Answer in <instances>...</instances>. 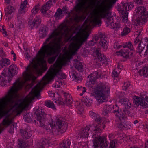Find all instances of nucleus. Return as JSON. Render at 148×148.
I'll list each match as a JSON object with an SVG mask.
<instances>
[{
	"label": "nucleus",
	"instance_id": "1",
	"mask_svg": "<svg viewBox=\"0 0 148 148\" xmlns=\"http://www.w3.org/2000/svg\"><path fill=\"white\" fill-rule=\"evenodd\" d=\"M59 29L60 32H53L46 39L37 54L36 60L33 59V62H31L30 64L26 68V70L22 74L25 80H35L36 77L34 76V73L42 75L43 72L41 71L40 67L44 68V71L47 69L44 58L53 55L60 48V43L62 37V34H60V33L64 34L68 31L67 27L65 25H60Z\"/></svg>",
	"mask_w": 148,
	"mask_h": 148
},
{
	"label": "nucleus",
	"instance_id": "2",
	"mask_svg": "<svg viewBox=\"0 0 148 148\" xmlns=\"http://www.w3.org/2000/svg\"><path fill=\"white\" fill-rule=\"evenodd\" d=\"M53 68L49 71L43 77L42 79L43 81L38 83L33 88L28 95L24 99H19L13 108V109L16 110V114H19L22 112L24 109L28 106L31 101L34 99V96L38 99L40 97V92L44 86L47 84L54 79L55 76L60 74L62 68L61 62L57 60L53 65Z\"/></svg>",
	"mask_w": 148,
	"mask_h": 148
},
{
	"label": "nucleus",
	"instance_id": "3",
	"mask_svg": "<svg viewBox=\"0 0 148 148\" xmlns=\"http://www.w3.org/2000/svg\"><path fill=\"white\" fill-rule=\"evenodd\" d=\"M111 14L110 12L108 11L106 7L102 6L93 17H92L90 22L95 25H98L99 26L101 23L100 18H106V22L108 25L109 24L111 28H115L117 30L120 27V25L117 23H114L113 22V19Z\"/></svg>",
	"mask_w": 148,
	"mask_h": 148
},
{
	"label": "nucleus",
	"instance_id": "4",
	"mask_svg": "<svg viewBox=\"0 0 148 148\" xmlns=\"http://www.w3.org/2000/svg\"><path fill=\"white\" fill-rule=\"evenodd\" d=\"M90 27V25L88 23L86 20H85L82 26L83 32L77 36H75L72 38L71 40L73 43L71 45L73 49H74V51L71 53L72 55H74L75 54L78 49L88 38L90 34L89 29Z\"/></svg>",
	"mask_w": 148,
	"mask_h": 148
},
{
	"label": "nucleus",
	"instance_id": "5",
	"mask_svg": "<svg viewBox=\"0 0 148 148\" xmlns=\"http://www.w3.org/2000/svg\"><path fill=\"white\" fill-rule=\"evenodd\" d=\"M67 126V123L62 118H58L54 124L52 123L45 127L46 130H49L50 132L54 135H57L61 134L65 132Z\"/></svg>",
	"mask_w": 148,
	"mask_h": 148
},
{
	"label": "nucleus",
	"instance_id": "6",
	"mask_svg": "<svg viewBox=\"0 0 148 148\" xmlns=\"http://www.w3.org/2000/svg\"><path fill=\"white\" fill-rule=\"evenodd\" d=\"M78 2L74 7V11L71 12V15L74 21L77 22L81 20L82 18V14L84 12V10L88 8L89 5L86 0H77Z\"/></svg>",
	"mask_w": 148,
	"mask_h": 148
},
{
	"label": "nucleus",
	"instance_id": "7",
	"mask_svg": "<svg viewBox=\"0 0 148 148\" xmlns=\"http://www.w3.org/2000/svg\"><path fill=\"white\" fill-rule=\"evenodd\" d=\"M109 91V89L107 88L106 86L102 83H100L97 85L94 92L96 95V99L97 102L100 103L107 101L106 94H108Z\"/></svg>",
	"mask_w": 148,
	"mask_h": 148
},
{
	"label": "nucleus",
	"instance_id": "8",
	"mask_svg": "<svg viewBox=\"0 0 148 148\" xmlns=\"http://www.w3.org/2000/svg\"><path fill=\"white\" fill-rule=\"evenodd\" d=\"M36 115V119L38 122L37 124L40 127H47V125H45V122L46 120V114L44 110L42 109H37L35 112Z\"/></svg>",
	"mask_w": 148,
	"mask_h": 148
},
{
	"label": "nucleus",
	"instance_id": "9",
	"mask_svg": "<svg viewBox=\"0 0 148 148\" xmlns=\"http://www.w3.org/2000/svg\"><path fill=\"white\" fill-rule=\"evenodd\" d=\"M94 148H106L108 143L106 139L104 137L98 136L93 140Z\"/></svg>",
	"mask_w": 148,
	"mask_h": 148
},
{
	"label": "nucleus",
	"instance_id": "10",
	"mask_svg": "<svg viewBox=\"0 0 148 148\" xmlns=\"http://www.w3.org/2000/svg\"><path fill=\"white\" fill-rule=\"evenodd\" d=\"M113 113H117L116 114L119 116V118L121 121L122 119H124L126 118L127 115L129 114L130 111L128 110L125 109L124 108H121L120 109L119 108H118L117 110L113 111Z\"/></svg>",
	"mask_w": 148,
	"mask_h": 148
},
{
	"label": "nucleus",
	"instance_id": "11",
	"mask_svg": "<svg viewBox=\"0 0 148 148\" xmlns=\"http://www.w3.org/2000/svg\"><path fill=\"white\" fill-rule=\"evenodd\" d=\"M100 39L99 43L101 45L102 47L105 49H106L108 48V42L107 41L106 39V38L105 36L103 34H100L98 37L97 36H96L95 38V40L96 41H97L99 39Z\"/></svg>",
	"mask_w": 148,
	"mask_h": 148
},
{
	"label": "nucleus",
	"instance_id": "12",
	"mask_svg": "<svg viewBox=\"0 0 148 148\" xmlns=\"http://www.w3.org/2000/svg\"><path fill=\"white\" fill-rule=\"evenodd\" d=\"M95 53L96 54L98 59L97 61H96V63H98L99 62H100L101 63L104 64H108L107 59L106 56L103 54H101L99 51L97 50L95 52Z\"/></svg>",
	"mask_w": 148,
	"mask_h": 148
},
{
	"label": "nucleus",
	"instance_id": "13",
	"mask_svg": "<svg viewBox=\"0 0 148 148\" xmlns=\"http://www.w3.org/2000/svg\"><path fill=\"white\" fill-rule=\"evenodd\" d=\"M148 20V12H146L143 13L136 19L137 24L140 25L143 24V23L146 22Z\"/></svg>",
	"mask_w": 148,
	"mask_h": 148
},
{
	"label": "nucleus",
	"instance_id": "14",
	"mask_svg": "<svg viewBox=\"0 0 148 148\" xmlns=\"http://www.w3.org/2000/svg\"><path fill=\"white\" fill-rule=\"evenodd\" d=\"M17 67L14 64H12L10 65L8 69V78L11 79L14 75L17 74L16 71Z\"/></svg>",
	"mask_w": 148,
	"mask_h": 148
},
{
	"label": "nucleus",
	"instance_id": "15",
	"mask_svg": "<svg viewBox=\"0 0 148 148\" xmlns=\"http://www.w3.org/2000/svg\"><path fill=\"white\" fill-rule=\"evenodd\" d=\"M2 74L4 77H0V85L2 86H5L7 85V82H10L11 79L10 78L8 79V77L4 71Z\"/></svg>",
	"mask_w": 148,
	"mask_h": 148
},
{
	"label": "nucleus",
	"instance_id": "16",
	"mask_svg": "<svg viewBox=\"0 0 148 148\" xmlns=\"http://www.w3.org/2000/svg\"><path fill=\"white\" fill-rule=\"evenodd\" d=\"M41 20L40 19L39 17L37 16L34 19L32 24H31V22L30 24H29V27L32 29L34 27L36 28L39 26Z\"/></svg>",
	"mask_w": 148,
	"mask_h": 148
},
{
	"label": "nucleus",
	"instance_id": "17",
	"mask_svg": "<svg viewBox=\"0 0 148 148\" xmlns=\"http://www.w3.org/2000/svg\"><path fill=\"white\" fill-rule=\"evenodd\" d=\"M27 130H20V133L22 137L25 139H27L30 138L32 136L30 132H27Z\"/></svg>",
	"mask_w": 148,
	"mask_h": 148
},
{
	"label": "nucleus",
	"instance_id": "18",
	"mask_svg": "<svg viewBox=\"0 0 148 148\" xmlns=\"http://www.w3.org/2000/svg\"><path fill=\"white\" fill-rule=\"evenodd\" d=\"M18 147L19 148H29V145L22 139L18 140Z\"/></svg>",
	"mask_w": 148,
	"mask_h": 148
},
{
	"label": "nucleus",
	"instance_id": "19",
	"mask_svg": "<svg viewBox=\"0 0 148 148\" xmlns=\"http://www.w3.org/2000/svg\"><path fill=\"white\" fill-rule=\"evenodd\" d=\"M90 129V128L88 127H86L84 129H82L80 133V136H79L78 137H79V138H81V137H83V138L87 137L89 135L88 131Z\"/></svg>",
	"mask_w": 148,
	"mask_h": 148
},
{
	"label": "nucleus",
	"instance_id": "20",
	"mask_svg": "<svg viewBox=\"0 0 148 148\" xmlns=\"http://www.w3.org/2000/svg\"><path fill=\"white\" fill-rule=\"evenodd\" d=\"M134 106L135 108H137L141 103L142 101V99L140 97L135 96L133 98Z\"/></svg>",
	"mask_w": 148,
	"mask_h": 148
},
{
	"label": "nucleus",
	"instance_id": "21",
	"mask_svg": "<svg viewBox=\"0 0 148 148\" xmlns=\"http://www.w3.org/2000/svg\"><path fill=\"white\" fill-rule=\"evenodd\" d=\"M120 101H121V102L123 103V107L122 108H124L125 109L128 110V109L131 107V104L127 99L123 98L121 99Z\"/></svg>",
	"mask_w": 148,
	"mask_h": 148
},
{
	"label": "nucleus",
	"instance_id": "22",
	"mask_svg": "<svg viewBox=\"0 0 148 148\" xmlns=\"http://www.w3.org/2000/svg\"><path fill=\"white\" fill-rule=\"evenodd\" d=\"M71 141L69 139L64 140L60 145V148H70Z\"/></svg>",
	"mask_w": 148,
	"mask_h": 148
},
{
	"label": "nucleus",
	"instance_id": "23",
	"mask_svg": "<svg viewBox=\"0 0 148 148\" xmlns=\"http://www.w3.org/2000/svg\"><path fill=\"white\" fill-rule=\"evenodd\" d=\"M52 0H50L46 4L42 6V12L44 13H45L52 5Z\"/></svg>",
	"mask_w": 148,
	"mask_h": 148
},
{
	"label": "nucleus",
	"instance_id": "24",
	"mask_svg": "<svg viewBox=\"0 0 148 148\" xmlns=\"http://www.w3.org/2000/svg\"><path fill=\"white\" fill-rule=\"evenodd\" d=\"M141 75L147 77L148 76V66H146L141 69L138 72Z\"/></svg>",
	"mask_w": 148,
	"mask_h": 148
},
{
	"label": "nucleus",
	"instance_id": "25",
	"mask_svg": "<svg viewBox=\"0 0 148 148\" xmlns=\"http://www.w3.org/2000/svg\"><path fill=\"white\" fill-rule=\"evenodd\" d=\"M65 101L64 102L67 106L69 107L70 106L72 103V99H71L70 96L69 95L67 94L64 95Z\"/></svg>",
	"mask_w": 148,
	"mask_h": 148
},
{
	"label": "nucleus",
	"instance_id": "26",
	"mask_svg": "<svg viewBox=\"0 0 148 148\" xmlns=\"http://www.w3.org/2000/svg\"><path fill=\"white\" fill-rule=\"evenodd\" d=\"M14 8L12 6L9 5L7 7L6 9L5 10V15L8 16L14 12Z\"/></svg>",
	"mask_w": 148,
	"mask_h": 148
},
{
	"label": "nucleus",
	"instance_id": "27",
	"mask_svg": "<svg viewBox=\"0 0 148 148\" xmlns=\"http://www.w3.org/2000/svg\"><path fill=\"white\" fill-rule=\"evenodd\" d=\"M11 120L9 117L7 116L3 120L2 124L3 125L7 127L9 126L12 123Z\"/></svg>",
	"mask_w": 148,
	"mask_h": 148
},
{
	"label": "nucleus",
	"instance_id": "28",
	"mask_svg": "<svg viewBox=\"0 0 148 148\" xmlns=\"http://www.w3.org/2000/svg\"><path fill=\"white\" fill-rule=\"evenodd\" d=\"M27 3V0H25L24 1L23 3L21 4L20 7V9L19 11V14H22L23 13H25V11H23V10L26 7Z\"/></svg>",
	"mask_w": 148,
	"mask_h": 148
},
{
	"label": "nucleus",
	"instance_id": "29",
	"mask_svg": "<svg viewBox=\"0 0 148 148\" xmlns=\"http://www.w3.org/2000/svg\"><path fill=\"white\" fill-rule=\"evenodd\" d=\"M10 63V61L8 59L5 58H2L0 61V65L3 67L5 66L9 65Z\"/></svg>",
	"mask_w": 148,
	"mask_h": 148
},
{
	"label": "nucleus",
	"instance_id": "30",
	"mask_svg": "<svg viewBox=\"0 0 148 148\" xmlns=\"http://www.w3.org/2000/svg\"><path fill=\"white\" fill-rule=\"evenodd\" d=\"M45 105L46 106L53 109H56L54 103L50 100H47L45 101Z\"/></svg>",
	"mask_w": 148,
	"mask_h": 148
},
{
	"label": "nucleus",
	"instance_id": "31",
	"mask_svg": "<svg viewBox=\"0 0 148 148\" xmlns=\"http://www.w3.org/2000/svg\"><path fill=\"white\" fill-rule=\"evenodd\" d=\"M119 53H120L121 56L123 57L128 58L129 55V52H128L127 49H123L119 51Z\"/></svg>",
	"mask_w": 148,
	"mask_h": 148
},
{
	"label": "nucleus",
	"instance_id": "32",
	"mask_svg": "<svg viewBox=\"0 0 148 148\" xmlns=\"http://www.w3.org/2000/svg\"><path fill=\"white\" fill-rule=\"evenodd\" d=\"M130 32V28L128 27L127 25H125L123 28V31L121 33V35L122 36H125L129 33Z\"/></svg>",
	"mask_w": 148,
	"mask_h": 148
},
{
	"label": "nucleus",
	"instance_id": "33",
	"mask_svg": "<svg viewBox=\"0 0 148 148\" xmlns=\"http://www.w3.org/2000/svg\"><path fill=\"white\" fill-rule=\"evenodd\" d=\"M48 140L45 139H42L39 143V147L38 148H45L44 146L47 143Z\"/></svg>",
	"mask_w": 148,
	"mask_h": 148
},
{
	"label": "nucleus",
	"instance_id": "34",
	"mask_svg": "<svg viewBox=\"0 0 148 148\" xmlns=\"http://www.w3.org/2000/svg\"><path fill=\"white\" fill-rule=\"evenodd\" d=\"M84 103L87 106H90L92 103V100L91 97H86L84 99Z\"/></svg>",
	"mask_w": 148,
	"mask_h": 148
},
{
	"label": "nucleus",
	"instance_id": "35",
	"mask_svg": "<svg viewBox=\"0 0 148 148\" xmlns=\"http://www.w3.org/2000/svg\"><path fill=\"white\" fill-rule=\"evenodd\" d=\"M75 68L80 72H82L83 71V66L81 63L77 62L75 65Z\"/></svg>",
	"mask_w": 148,
	"mask_h": 148
},
{
	"label": "nucleus",
	"instance_id": "36",
	"mask_svg": "<svg viewBox=\"0 0 148 148\" xmlns=\"http://www.w3.org/2000/svg\"><path fill=\"white\" fill-rule=\"evenodd\" d=\"M146 9L144 6H140L138 8L136 13L140 14V16L144 12H146Z\"/></svg>",
	"mask_w": 148,
	"mask_h": 148
},
{
	"label": "nucleus",
	"instance_id": "37",
	"mask_svg": "<svg viewBox=\"0 0 148 148\" xmlns=\"http://www.w3.org/2000/svg\"><path fill=\"white\" fill-rule=\"evenodd\" d=\"M40 33L42 34L40 36L41 38H43L46 36L47 34V32L46 31V27H42L40 30Z\"/></svg>",
	"mask_w": 148,
	"mask_h": 148
},
{
	"label": "nucleus",
	"instance_id": "38",
	"mask_svg": "<svg viewBox=\"0 0 148 148\" xmlns=\"http://www.w3.org/2000/svg\"><path fill=\"white\" fill-rule=\"evenodd\" d=\"M93 126L94 127L95 129L94 130V131H98V132H100L101 131V127L102 126L103 128L104 127V125L102 124H98V125H94Z\"/></svg>",
	"mask_w": 148,
	"mask_h": 148
},
{
	"label": "nucleus",
	"instance_id": "39",
	"mask_svg": "<svg viewBox=\"0 0 148 148\" xmlns=\"http://www.w3.org/2000/svg\"><path fill=\"white\" fill-rule=\"evenodd\" d=\"M111 111V108L109 105L106 106L104 109L103 114L104 115H106L109 113Z\"/></svg>",
	"mask_w": 148,
	"mask_h": 148
},
{
	"label": "nucleus",
	"instance_id": "40",
	"mask_svg": "<svg viewBox=\"0 0 148 148\" xmlns=\"http://www.w3.org/2000/svg\"><path fill=\"white\" fill-rule=\"evenodd\" d=\"M62 11L61 9H58L54 15V16L56 18H58V19L59 18V17L62 14Z\"/></svg>",
	"mask_w": 148,
	"mask_h": 148
},
{
	"label": "nucleus",
	"instance_id": "41",
	"mask_svg": "<svg viewBox=\"0 0 148 148\" xmlns=\"http://www.w3.org/2000/svg\"><path fill=\"white\" fill-rule=\"evenodd\" d=\"M123 47L124 48L127 47L131 50H132L133 49V45L130 42L128 43H126L124 45Z\"/></svg>",
	"mask_w": 148,
	"mask_h": 148
},
{
	"label": "nucleus",
	"instance_id": "42",
	"mask_svg": "<svg viewBox=\"0 0 148 148\" xmlns=\"http://www.w3.org/2000/svg\"><path fill=\"white\" fill-rule=\"evenodd\" d=\"M39 4H38L37 5H36L33 8V9L32 10V12L33 14H36L37 12H38L39 10Z\"/></svg>",
	"mask_w": 148,
	"mask_h": 148
},
{
	"label": "nucleus",
	"instance_id": "43",
	"mask_svg": "<svg viewBox=\"0 0 148 148\" xmlns=\"http://www.w3.org/2000/svg\"><path fill=\"white\" fill-rule=\"evenodd\" d=\"M116 143L117 141L116 140H111L110 143L109 148H115Z\"/></svg>",
	"mask_w": 148,
	"mask_h": 148
},
{
	"label": "nucleus",
	"instance_id": "44",
	"mask_svg": "<svg viewBox=\"0 0 148 148\" xmlns=\"http://www.w3.org/2000/svg\"><path fill=\"white\" fill-rule=\"evenodd\" d=\"M123 11L127 12L129 9V5L127 3L124 4L122 6Z\"/></svg>",
	"mask_w": 148,
	"mask_h": 148
},
{
	"label": "nucleus",
	"instance_id": "45",
	"mask_svg": "<svg viewBox=\"0 0 148 148\" xmlns=\"http://www.w3.org/2000/svg\"><path fill=\"white\" fill-rule=\"evenodd\" d=\"M89 79V82H91V83L94 84V82L95 81V79L93 76H92L91 75H90L88 77Z\"/></svg>",
	"mask_w": 148,
	"mask_h": 148
},
{
	"label": "nucleus",
	"instance_id": "46",
	"mask_svg": "<svg viewBox=\"0 0 148 148\" xmlns=\"http://www.w3.org/2000/svg\"><path fill=\"white\" fill-rule=\"evenodd\" d=\"M143 42H141V40L139 39L138 37H137L136 38V40L134 41V45H139L140 43V44Z\"/></svg>",
	"mask_w": 148,
	"mask_h": 148
},
{
	"label": "nucleus",
	"instance_id": "47",
	"mask_svg": "<svg viewBox=\"0 0 148 148\" xmlns=\"http://www.w3.org/2000/svg\"><path fill=\"white\" fill-rule=\"evenodd\" d=\"M56 58V56H53L48 58V61L49 63L51 64L54 61Z\"/></svg>",
	"mask_w": 148,
	"mask_h": 148
},
{
	"label": "nucleus",
	"instance_id": "48",
	"mask_svg": "<svg viewBox=\"0 0 148 148\" xmlns=\"http://www.w3.org/2000/svg\"><path fill=\"white\" fill-rule=\"evenodd\" d=\"M73 77L76 81L79 80L80 79L79 77H77V73H72Z\"/></svg>",
	"mask_w": 148,
	"mask_h": 148
},
{
	"label": "nucleus",
	"instance_id": "49",
	"mask_svg": "<svg viewBox=\"0 0 148 148\" xmlns=\"http://www.w3.org/2000/svg\"><path fill=\"white\" fill-rule=\"evenodd\" d=\"M128 13L127 12H124L122 13V18H125L126 17V18H128Z\"/></svg>",
	"mask_w": 148,
	"mask_h": 148
},
{
	"label": "nucleus",
	"instance_id": "50",
	"mask_svg": "<svg viewBox=\"0 0 148 148\" xmlns=\"http://www.w3.org/2000/svg\"><path fill=\"white\" fill-rule=\"evenodd\" d=\"M78 104V105L77 107V109L79 110L80 112H82L83 111V107L82 106H81L80 103L77 102Z\"/></svg>",
	"mask_w": 148,
	"mask_h": 148
},
{
	"label": "nucleus",
	"instance_id": "51",
	"mask_svg": "<svg viewBox=\"0 0 148 148\" xmlns=\"http://www.w3.org/2000/svg\"><path fill=\"white\" fill-rule=\"evenodd\" d=\"M130 85V84H127V83H125L124 85H123L122 86L123 89L125 90H126L129 86Z\"/></svg>",
	"mask_w": 148,
	"mask_h": 148
},
{
	"label": "nucleus",
	"instance_id": "52",
	"mask_svg": "<svg viewBox=\"0 0 148 148\" xmlns=\"http://www.w3.org/2000/svg\"><path fill=\"white\" fill-rule=\"evenodd\" d=\"M0 30L2 32L3 34H5L6 35H7V32L5 30V29L4 28L3 26H1L0 27Z\"/></svg>",
	"mask_w": 148,
	"mask_h": 148
},
{
	"label": "nucleus",
	"instance_id": "53",
	"mask_svg": "<svg viewBox=\"0 0 148 148\" xmlns=\"http://www.w3.org/2000/svg\"><path fill=\"white\" fill-rule=\"evenodd\" d=\"M112 77L114 76V77H117L119 75V73L115 70L113 71L112 72Z\"/></svg>",
	"mask_w": 148,
	"mask_h": 148
},
{
	"label": "nucleus",
	"instance_id": "54",
	"mask_svg": "<svg viewBox=\"0 0 148 148\" xmlns=\"http://www.w3.org/2000/svg\"><path fill=\"white\" fill-rule=\"evenodd\" d=\"M141 106L145 108H146L148 106L147 104L143 100L141 101Z\"/></svg>",
	"mask_w": 148,
	"mask_h": 148
},
{
	"label": "nucleus",
	"instance_id": "55",
	"mask_svg": "<svg viewBox=\"0 0 148 148\" xmlns=\"http://www.w3.org/2000/svg\"><path fill=\"white\" fill-rule=\"evenodd\" d=\"M95 120L96 122H97V123L98 124H99L100 123H101L102 121V119L101 118L99 117L96 118L95 119Z\"/></svg>",
	"mask_w": 148,
	"mask_h": 148
},
{
	"label": "nucleus",
	"instance_id": "56",
	"mask_svg": "<svg viewBox=\"0 0 148 148\" xmlns=\"http://www.w3.org/2000/svg\"><path fill=\"white\" fill-rule=\"evenodd\" d=\"M141 97L143 99H145V100L148 102V94L142 96Z\"/></svg>",
	"mask_w": 148,
	"mask_h": 148
},
{
	"label": "nucleus",
	"instance_id": "57",
	"mask_svg": "<svg viewBox=\"0 0 148 148\" xmlns=\"http://www.w3.org/2000/svg\"><path fill=\"white\" fill-rule=\"evenodd\" d=\"M56 102L57 103H58L59 105H63L65 104L63 102L59 100L56 101Z\"/></svg>",
	"mask_w": 148,
	"mask_h": 148
},
{
	"label": "nucleus",
	"instance_id": "58",
	"mask_svg": "<svg viewBox=\"0 0 148 148\" xmlns=\"http://www.w3.org/2000/svg\"><path fill=\"white\" fill-rule=\"evenodd\" d=\"M118 127L119 128L120 130H123V128L124 127V125L122 123H120L118 125Z\"/></svg>",
	"mask_w": 148,
	"mask_h": 148
},
{
	"label": "nucleus",
	"instance_id": "59",
	"mask_svg": "<svg viewBox=\"0 0 148 148\" xmlns=\"http://www.w3.org/2000/svg\"><path fill=\"white\" fill-rule=\"evenodd\" d=\"M135 1L138 4H141L143 2V1L142 0H135Z\"/></svg>",
	"mask_w": 148,
	"mask_h": 148
},
{
	"label": "nucleus",
	"instance_id": "60",
	"mask_svg": "<svg viewBox=\"0 0 148 148\" xmlns=\"http://www.w3.org/2000/svg\"><path fill=\"white\" fill-rule=\"evenodd\" d=\"M95 43H96V42H94L93 40H92L88 42V44L90 46H92L94 45Z\"/></svg>",
	"mask_w": 148,
	"mask_h": 148
},
{
	"label": "nucleus",
	"instance_id": "61",
	"mask_svg": "<svg viewBox=\"0 0 148 148\" xmlns=\"http://www.w3.org/2000/svg\"><path fill=\"white\" fill-rule=\"evenodd\" d=\"M23 119L25 120L26 121H28L29 120V117L27 115V114L26 115H25L23 116Z\"/></svg>",
	"mask_w": 148,
	"mask_h": 148
},
{
	"label": "nucleus",
	"instance_id": "62",
	"mask_svg": "<svg viewBox=\"0 0 148 148\" xmlns=\"http://www.w3.org/2000/svg\"><path fill=\"white\" fill-rule=\"evenodd\" d=\"M67 9V7L66 6H64L62 8V11L64 13H66Z\"/></svg>",
	"mask_w": 148,
	"mask_h": 148
},
{
	"label": "nucleus",
	"instance_id": "63",
	"mask_svg": "<svg viewBox=\"0 0 148 148\" xmlns=\"http://www.w3.org/2000/svg\"><path fill=\"white\" fill-rule=\"evenodd\" d=\"M0 54H1V56H2L3 54H4V52L3 50V48H2L0 49Z\"/></svg>",
	"mask_w": 148,
	"mask_h": 148
},
{
	"label": "nucleus",
	"instance_id": "64",
	"mask_svg": "<svg viewBox=\"0 0 148 148\" xmlns=\"http://www.w3.org/2000/svg\"><path fill=\"white\" fill-rule=\"evenodd\" d=\"M122 18V21L124 23H126L127 21L128 18H126V17L125 18Z\"/></svg>",
	"mask_w": 148,
	"mask_h": 148
}]
</instances>
